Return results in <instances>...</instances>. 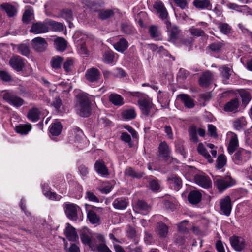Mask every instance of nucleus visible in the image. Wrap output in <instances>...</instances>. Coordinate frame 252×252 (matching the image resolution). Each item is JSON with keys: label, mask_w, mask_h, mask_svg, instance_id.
<instances>
[{"label": "nucleus", "mask_w": 252, "mask_h": 252, "mask_svg": "<svg viewBox=\"0 0 252 252\" xmlns=\"http://www.w3.org/2000/svg\"><path fill=\"white\" fill-rule=\"evenodd\" d=\"M109 100L116 106H121L124 104L123 98L117 94H111L109 96Z\"/></svg>", "instance_id": "obj_29"}, {"label": "nucleus", "mask_w": 252, "mask_h": 252, "mask_svg": "<svg viewBox=\"0 0 252 252\" xmlns=\"http://www.w3.org/2000/svg\"><path fill=\"white\" fill-rule=\"evenodd\" d=\"M0 78L4 82H9L12 80L10 74L5 70H0Z\"/></svg>", "instance_id": "obj_56"}, {"label": "nucleus", "mask_w": 252, "mask_h": 252, "mask_svg": "<svg viewBox=\"0 0 252 252\" xmlns=\"http://www.w3.org/2000/svg\"><path fill=\"white\" fill-rule=\"evenodd\" d=\"M100 76V72L97 68L92 67L88 69L85 74V77L90 82H97Z\"/></svg>", "instance_id": "obj_13"}, {"label": "nucleus", "mask_w": 252, "mask_h": 252, "mask_svg": "<svg viewBox=\"0 0 252 252\" xmlns=\"http://www.w3.org/2000/svg\"><path fill=\"white\" fill-rule=\"evenodd\" d=\"M31 45L33 49L36 52H42L46 50L48 43L44 38L37 37L31 41Z\"/></svg>", "instance_id": "obj_5"}, {"label": "nucleus", "mask_w": 252, "mask_h": 252, "mask_svg": "<svg viewBox=\"0 0 252 252\" xmlns=\"http://www.w3.org/2000/svg\"><path fill=\"white\" fill-rule=\"evenodd\" d=\"M33 16L32 10L31 9H27L24 12L22 20L24 23L28 24L32 20Z\"/></svg>", "instance_id": "obj_49"}, {"label": "nucleus", "mask_w": 252, "mask_h": 252, "mask_svg": "<svg viewBox=\"0 0 252 252\" xmlns=\"http://www.w3.org/2000/svg\"><path fill=\"white\" fill-rule=\"evenodd\" d=\"M87 5L92 11L97 12L98 13L99 11L101 10L100 5L95 2H88Z\"/></svg>", "instance_id": "obj_62"}, {"label": "nucleus", "mask_w": 252, "mask_h": 252, "mask_svg": "<svg viewBox=\"0 0 252 252\" xmlns=\"http://www.w3.org/2000/svg\"><path fill=\"white\" fill-rule=\"evenodd\" d=\"M96 250L99 252H112L105 243H101L96 246Z\"/></svg>", "instance_id": "obj_64"}, {"label": "nucleus", "mask_w": 252, "mask_h": 252, "mask_svg": "<svg viewBox=\"0 0 252 252\" xmlns=\"http://www.w3.org/2000/svg\"><path fill=\"white\" fill-rule=\"evenodd\" d=\"M238 146L239 144L237 136L236 134H234L231 137L227 147V150L229 153L230 154L233 153Z\"/></svg>", "instance_id": "obj_33"}, {"label": "nucleus", "mask_w": 252, "mask_h": 252, "mask_svg": "<svg viewBox=\"0 0 252 252\" xmlns=\"http://www.w3.org/2000/svg\"><path fill=\"white\" fill-rule=\"evenodd\" d=\"M63 60V58L61 56H56L53 57L50 61L52 67L55 69L60 68Z\"/></svg>", "instance_id": "obj_38"}, {"label": "nucleus", "mask_w": 252, "mask_h": 252, "mask_svg": "<svg viewBox=\"0 0 252 252\" xmlns=\"http://www.w3.org/2000/svg\"><path fill=\"white\" fill-rule=\"evenodd\" d=\"M178 97L181 100L186 107L192 108L194 106V100L188 94H181L178 95Z\"/></svg>", "instance_id": "obj_26"}, {"label": "nucleus", "mask_w": 252, "mask_h": 252, "mask_svg": "<svg viewBox=\"0 0 252 252\" xmlns=\"http://www.w3.org/2000/svg\"><path fill=\"white\" fill-rule=\"evenodd\" d=\"M138 208L141 210L145 212H149L150 210V207L143 200H138L137 202Z\"/></svg>", "instance_id": "obj_58"}, {"label": "nucleus", "mask_w": 252, "mask_h": 252, "mask_svg": "<svg viewBox=\"0 0 252 252\" xmlns=\"http://www.w3.org/2000/svg\"><path fill=\"white\" fill-rule=\"evenodd\" d=\"M95 171L102 176L109 175L108 170L102 160H97L94 165Z\"/></svg>", "instance_id": "obj_20"}, {"label": "nucleus", "mask_w": 252, "mask_h": 252, "mask_svg": "<svg viewBox=\"0 0 252 252\" xmlns=\"http://www.w3.org/2000/svg\"><path fill=\"white\" fill-rule=\"evenodd\" d=\"M168 183L174 188L175 190L178 191L182 185V181L180 177L176 174H171L167 178Z\"/></svg>", "instance_id": "obj_15"}, {"label": "nucleus", "mask_w": 252, "mask_h": 252, "mask_svg": "<svg viewBox=\"0 0 252 252\" xmlns=\"http://www.w3.org/2000/svg\"><path fill=\"white\" fill-rule=\"evenodd\" d=\"M19 52L24 56H28L30 54L29 47L26 44H21L18 47Z\"/></svg>", "instance_id": "obj_61"}, {"label": "nucleus", "mask_w": 252, "mask_h": 252, "mask_svg": "<svg viewBox=\"0 0 252 252\" xmlns=\"http://www.w3.org/2000/svg\"><path fill=\"white\" fill-rule=\"evenodd\" d=\"M114 14L115 13L112 9H102L99 11L98 17L100 20H105L114 16Z\"/></svg>", "instance_id": "obj_30"}, {"label": "nucleus", "mask_w": 252, "mask_h": 252, "mask_svg": "<svg viewBox=\"0 0 252 252\" xmlns=\"http://www.w3.org/2000/svg\"><path fill=\"white\" fill-rule=\"evenodd\" d=\"M74 64V60L71 58H68L64 62L63 67L66 72H69L71 70V67Z\"/></svg>", "instance_id": "obj_54"}, {"label": "nucleus", "mask_w": 252, "mask_h": 252, "mask_svg": "<svg viewBox=\"0 0 252 252\" xmlns=\"http://www.w3.org/2000/svg\"><path fill=\"white\" fill-rule=\"evenodd\" d=\"M114 48L116 50L120 52H124L128 47L127 41L124 38H121L119 41L114 43Z\"/></svg>", "instance_id": "obj_25"}, {"label": "nucleus", "mask_w": 252, "mask_h": 252, "mask_svg": "<svg viewBox=\"0 0 252 252\" xmlns=\"http://www.w3.org/2000/svg\"><path fill=\"white\" fill-rule=\"evenodd\" d=\"M51 105L53 106L55 110L58 112H61L60 108L62 106V100L59 97H56L51 103Z\"/></svg>", "instance_id": "obj_55"}, {"label": "nucleus", "mask_w": 252, "mask_h": 252, "mask_svg": "<svg viewBox=\"0 0 252 252\" xmlns=\"http://www.w3.org/2000/svg\"><path fill=\"white\" fill-rule=\"evenodd\" d=\"M208 131L209 134L211 137L215 138H217L218 137L216 127L214 125L212 124L208 125Z\"/></svg>", "instance_id": "obj_59"}, {"label": "nucleus", "mask_w": 252, "mask_h": 252, "mask_svg": "<svg viewBox=\"0 0 252 252\" xmlns=\"http://www.w3.org/2000/svg\"><path fill=\"white\" fill-rule=\"evenodd\" d=\"M46 187H47L48 185L44 184L42 186V189H43V191L44 194L47 197H48L50 199L54 200H59L61 199V196L60 195L57 194L56 193L52 192L50 191L45 190V188Z\"/></svg>", "instance_id": "obj_41"}, {"label": "nucleus", "mask_w": 252, "mask_h": 252, "mask_svg": "<svg viewBox=\"0 0 252 252\" xmlns=\"http://www.w3.org/2000/svg\"><path fill=\"white\" fill-rule=\"evenodd\" d=\"M191 34L194 37L205 36L206 34L200 28L191 27L189 29Z\"/></svg>", "instance_id": "obj_48"}, {"label": "nucleus", "mask_w": 252, "mask_h": 252, "mask_svg": "<svg viewBox=\"0 0 252 252\" xmlns=\"http://www.w3.org/2000/svg\"><path fill=\"white\" fill-rule=\"evenodd\" d=\"M9 63L11 67L17 72L22 71L25 65L23 59L19 56L12 57Z\"/></svg>", "instance_id": "obj_8"}, {"label": "nucleus", "mask_w": 252, "mask_h": 252, "mask_svg": "<svg viewBox=\"0 0 252 252\" xmlns=\"http://www.w3.org/2000/svg\"><path fill=\"white\" fill-rule=\"evenodd\" d=\"M91 101L87 94L84 93L76 95L75 108L77 113L83 117H89L91 113Z\"/></svg>", "instance_id": "obj_1"}, {"label": "nucleus", "mask_w": 252, "mask_h": 252, "mask_svg": "<svg viewBox=\"0 0 252 252\" xmlns=\"http://www.w3.org/2000/svg\"><path fill=\"white\" fill-rule=\"evenodd\" d=\"M2 98L4 101L9 104L17 108L21 107L25 103L24 100L22 98L10 92H7L4 94Z\"/></svg>", "instance_id": "obj_4"}, {"label": "nucleus", "mask_w": 252, "mask_h": 252, "mask_svg": "<svg viewBox=\"0 0 252 252\" xmlns=\"http://www.w3.org/2000/svg\"><path fill=\"white\" fill-rule=\"evenodd\" d=\"M149 186L150 189L154 192H157L160 188V185L158 180L153 179L149 181Z\"/></svg>", "instance_id": "obj_51"}, {"label": "nucleus", "mask_w": 252, "mask_h": 252, "mask_svg": "<svg viewBox=\"0 0 252 252\" xmlns=\"http://www.w3.org/2000/svg\"><path fill=\"white\" fill-rule=\"evenodd\" d=\"M121 29L124 33L128 35L133 34L134 32L133 28L127 23H122L121 25Z\"/></svg>", "instance_id": "obj_43"}, {"label": "nucleus", "mask_w": 252, "mask_h": 252, "mask_svg": "<svg viewBox=\"0 0 252 252\" xmlns=\"http://www.w3.org/2000/svg\"><path fill=\"white\" fill-rule=\"evenodd\" d=\"M195 183L204 188H209L212 186V182L209 177L203 175H196L194 176Z\"/></svg>", "instance_id": "obj_14"}, {"label": "nucleus", "mask_w": 252, "mask_h": 252, "mask_svg": "<svg viewBox=\"0 0 252 252\" xmlns=\"http://www.w3.org/2000/svg\"><path fill=\"white\" fill-rule=\"evenodd\" d=\"M125 174L129 176L138 179L142 177L143 175V173L136 172L131 167H129L126 169Z\"/></svg>", "instance_id": "obj_52"}, {"label": "nucleus", "mask_w": 252, "mask_h": 252, "mask_svg": "<svg viewBox=\"0 0 252 252\" xmlns=\"http://www.w3.org/2000/svg\"><path fill=\"white\" fill-rule=\"evenodd\" d=\"M78 206L72 203H65L64 204V211L67 217L71 220H76L77 216Z\"/></svg>", "instance_id": "obj_9"}, {"label": "nucleus", "mask_w": 252, "mask_h": 252, "mask_svg": "<svg viewBox=\"0 0 252 252\" xmlns=\"http://www.w3.org/2000/svg\"><path fill=\"white\" fill-rule=\"evenodd\" d=\"M1 7L6 12L9 17H13L16 14L17 10L16 8L9 4H2L1 5Z\"/></svg>", "instance_id": "obj_34"}, {"label": "nucleus", "mask_w": 252, "mask_h": 252, "mask_svg": "<svg viewBox=\"0 0 252 252\" xmlns=\"http://www.w3.org/2000/svg\"><path fill=\"white\" fill-rule=\"evenodd\" d=\"M250 157L251 152L250 151L240 148L234 154L232 160L235 164L242 165L249 160Z\"/></svg>", "instance_id": "obj_3"}, {"label": "nucleus", "mask_w": 252, "mask_h": 252, "mask_svg": "<svg viewBox=\"0 0 252 252\" xmlns=\"http://www.w3.org/2000/svg\"><path fill=\"white\" fill-rule=\"evenodd\" d=\"M164 23L169 34L170 40L175 41L178 38L180 31L177 26H172L171 22L168 19L164 20Z\"/></svg>", "instance_id": "obj_10"}, {"label": "nucleus", "mask_w": 252, "mask_h": 252, "mask_svg": "<svg viewBox=\"0 0 252 252\" xmlns=\"http://www.w3.org/2000/svg\"><path fill=\"white\" fill-rule=\"evenodd\" d=\"M122 117L126 120L134 119L136 116L135 110L133 108L126 109L122 112Z\"/></svg>", "instance_id": "obj_39"}, {"label": "nucleus", "mask_w": 252, "mask_h": 252, "mask_svg": "<svg viewBox=\"0 0 252 252\" xmlns=\"http://www.w3.org/2000/svg\"><path fill=\"white\" fill-rule=\"evenodd\" d=\"M128 199L125 197L118 198L113 202V206L117 210H124L128 205Z\"/></svg>", "instance_id": "obj_21"}, {"label": "nucleus", "mask_w": 252, "mask_h": 252, "mask_svg": "<svg viewBox=\"0 0 252 252\" xmlns=\"http://www.w3.org/2000/svg\"><path fill=\"white\" fill-rule=\"evenodd\" d=\"M226 161L227 159L226 157L223 154L220 155L217 158L216 167L218 169H221L225 165Z\"/></svg>", "instance_id": "obj_47"}, {"label": "nucleus", "mask_w": 252, "mask_h": 252, "mask_svg": "<svg viewBox=\"0 0 252 252\" xmlns=\"http://www.w3.org/2000/svg\"><path fill=\"white\" fill-rule=\"evenodd\" d=\"M221 213L229 216L232 210V203L231 198L229 196H225L220 201Z\"/></svg>", "instance_id": "obj_7"}, {"label": "nucleus", "mask_w": 252, "mask_h": 252, "mask_svg": "<svg viewBox=\"0 0 252 252\" xmlns=\"http://www.w3.org/2000/svg\"><path fill=\"white\" fill-rule=\"evenodd\" d=\"M40 114V112L38 108L33 107L29 111L27 114V118L30 121L35 122L39 120Z\"/></svg>", "instance_id": "obj_28"}, {"label": "nucleus", "mask_w": 252, "mask_h": 252, "mask_svg": "<svg viewBox=\"0 0 252 252\" xmlns=\"http://www.w3.org/2000/svg\"><path fill=\"white\" fill-rule=\"evenodd\" d=\"M240 95L242 98V103L244 104H247L251 100L250 94L246 91H242L240 93Z\"/></svg>", "instance_id": "obj_57"}, {"label": "nucleus", "mask_w": 252, "mask_h": 252, "mask_svg": "<svg viewBox=\"0 0 252 252\" xmlns=\"http://www.w3.org/2000/svg\"><path fill=\"white\" fill-rule=\"evenodd\" d=\"M202 198V194L198 191H191L188 196V199L192 204H197L199 203Z\"/></svg>", "instance_id": "obj_22"}, {"label": "nucleus", "mask_w": 252, "mask_h": 252, "mask_svg": "<svg viewBox=\"0 0 252 252\" xmlns=\"http://www.w3.org/2000/svg\"><path fill=\"white\" fill-rule=\"evenodd\" d=\"M220 69L221 70L222 76L226 79H229L231 76V74L230 73V68L225 65H223L220 67Z\"/></svg>", "instance_id": "obj_63"}, {"label": "nucleus", "mask_w": 252, "mask_h": 252, "mask_svg": "<svg viewBox=\"0 0 252 252\" xmlns=\"http://www.w3.org/2000/svg\"><path fill=\"white\" fill-rule=\"evenodd\" d=\"M149 32L151 37L157 38L161 35V33L156 26L152 25L149 27Z\"/></svg>", "instance_id": "obj_53"}, {"label": "nucleus", "mask_w": 252, "mask_h": 252, "mask_svg": "<svg viewBox=\"0 0 252 252\" xmlns=\"http://www.w3.org/2000/svg\"><path fill=\"white\" fill-rule=\"evenodd\" d=\"M208 48L213 52H218L222 48V44L220 42L217 43H213L210 44Z\"/></svg>", "instance_id": "obj_60"}, {"label": "nucleus", "mask_w": 252, "mask_h": 252, "mask_svg": "<svg viewBox=\"0 0 252 252\" xmlns=\"http://www.w3.org/2000/svg\"><path fill=\"white\" fill-rule=\"evenodd\" d=\"M64 233L69 241H76L78 239V236L76 232L75 229L69 223L67 224Z\"/></svg>", "instance_id": "obj_19"}, {"label": "nucleus", "mask_w": 252, "mask_h": 252, "mask_svg": "<svg viewBox=\"0 0 252 252\" xmlns=\"http://www.w3.org/2000/svg\"><path fill=\"white\" fill-rule=\"evenodd\" d=\"M189 133L190 139L194 143L198 142V138L197 136V129L195 126H191L189 128Z\"/></svg>", "instance_id": "obj_44"}, {"label": "nucleus", "mask_w": 252, "mask_h": 252, "mask_svg": "<svg viewBox=\"0 0 252 252\" xmlns=\"http://www.w3.org/2000/svg\"><path fill=\"white\" fill-rule=\"evenodd\" d=\"M154 8L159 14V17L162 20L167 19L168 16V12L161 1H157L154 4Z\"/></svg>", "instance_id": "obj_18"}, {"label": "nucleus", "mask_w": 252, "mask_h": 252, "mask_svg": "<svg viewBox=\"0 0 252 252\" xmlns=\"http://www.w3.org/2000/svg\"><path fill=\"white\" fill-rule=\"evenodd\" d=\"M114 58V53L112 51H105L103 55L104 62L107 64L112 63Z\"/></svg>", "instance_id": "obj_46"}, {"label": "nucleus", "mask_w": 252, "mask_h": 252, "mask_svg": "<svg viewBox=\"0 0 252 252\" xmlns=\"http://www.w3.org/2000/svg\"><path fill=\"white\" fill-rule=\"evenodd\" d=\"M232 247L237 251H241L245 246V241L243 238L234 236L230 239Z\"/></svg>", "instance_id": "obj_12"}, {"label": "nucleus", "mask_w": 252, "mask_h": 252, "mask_svg": "<svg viewBox=\"0 0 252 252\" xmlns=\"http://www.w3.org/2000/svg\"><path fill=\"white\" fill-rule=\"evenodd\" d=\"M247 125V122L244 117H242L235 120L233 123L234 128L237 130L243 129Z\"/></svg>", "instance_id": "obj_40"}, {"label": "nucleus", "mask_w": 252, "mask_h": 252, "mask_svg": "<svg viewBox=\"0 0 252 252\" xmlns=\"http://www.w3.org/2000/svg\"><path fill=\"white\" fill-rule=\"evenodd\" d=\"M213 79V74L210 71L204 72L199 79V84L202 87H207L211 83Z\"/></svg>", "instance_id": "obj_16"}, {"label": "nucleus", "mask_w": 252, "mask_h": 252, "mask_svg": "<svg viewBox=\"0 0 252 252\" xmlns=\"http://www.w3.org/2000/svg\"><path fill=\"white\" fill-rule=\"evenodd\" d=\"M214 185L220 192H222L227 189L231 187L236 183V181L230 176L224 177L220 176H213Z\"/></svg>", "instance_id": "obj_2"}, {"label": "nucleus", "mask_w": 252, "mask_h": 252, "mask_svg": "<svg viewBox=\"0 0 252 252\" xmlns=\"http://www.w3.org/2000/svg\"><path fill=\"white\" fill-rule=\"evenodd\" d=\"M62 128L61 123L59 122H56L51 125L50 132L53 136H58L60 134Z\"/></svg>", "instance_id": "obj_32"}, {"label": "nucleus", "mask_w": 252, "mask_h": 252, "mask_svg": "<svg viewBox=\"0 0 252 252\" xmlns=\"http://www.w3.org/2000/svg\"><path fill=\"white\" fill-rule=\"evenodd\" d=\"M32 125L29 123L20 124L15 126V130L21 135H26L32 129Z\"/></svg>", "instance_id": "obj_27"}, {"label": "nucleus", "mask_w": 252, "mask_h": 252, "mask_svg": "<svg viewBox=\"0 0 252 252\" xmlns=\"http://www.w3.org/2000/svg\"><path fill=\"white\" fill-rule=\"evenodd\" d=\"M48 25V24L46 23V20L44 22L33 23L30 32L36 34L46 33L49 31Z\"/></svg>", "instance_id": "obj_6"}, {"label": "nucleus", "mask_w": 252, "mask_h": 252, "mask_svg": "<svg viewBox=\"0 0 252 252\" xmlns=\"http://www.w3.org/2000/svg\"><path fill=\"white\" fill-rule=\"evenodd\" d=\"M157 228L158 235L162 237H165L167 234L168 227L163 222H159L157 224Z\"/></svg>", "instance_id": "obj_36"}, {"label": "nucleus", "mask_w": 252, "mask_h": 252, "mask_svg": "<svg viewBox=\"0 0 252 252\" xmlns=\"http://www.w3.org/2000/svg\"><path fill=\"white\" fill-rule=\"evenodd\" d=\"M160 155L165 159L168 160L170 157V149L165 141L161 142L158 147Z\"/></svg>", "instance_id": "obj_24"}, {"label": "nucleus", "mask_w": 252, "mask_h": 252, "mask_svg": "<svg viewBox=\"0 0 252 252\" xmlns=\"http://www.w3.org/2000/svg\"><path fill=\"white\" fill-rule=\"evenodd\" d=\"M80 238L82 242L90 246L92 250L95 249L94 245L92 243L91 238L86 233H82L80 235Z\"/></svg>", "instance_id": "obj_45"}, {"label": "nucleus", "mask_w": 252, "mask_h": 252, "mask_svg": "<svg viewBox=\"0 0 252 252\" xmlns=\"http://www.w3.org/2000/svg\"><path fill=\"white\" fill-rule=\"evenodd\" d=\"M59 16L65 19L67 22L69 23V27H71V25H73L71 23V21L73 19V13L71 9L65 8L61 11Z\"/></svg>", "instance_id": "obj_31"}, {"label": "nucleus", "mask_w": 252, "mask_h": 252, "mask_svg": "<svg viewBox=\"0 0 252 252\" xmlns=\"http://www.w3.org/2000/svg\"><path fill=\"white\" fill-rule=\"evenodd\" d=\"M46 23L52 27L54 31H62L63 30V24L61 23L57 22L55 21L46 19Z\"/></svg>", "instance_id": "obj_42"}, {"label": "nucleus", "mask_w": 252, "mask_h": 252, "mask_svg": "<svg viewBox=\"0 0 252 252\" xmlns=\"http://www.w3.org/2000/svg\"><path fill=\"white\" fill-rule=\"evenodd\" d=\"M140 109L142 114L148 116L150 112V110L153 106L151 101L146 99H139L138 101Z\"/></svg>", "instance_id": "obj_11"}, {"label": "nucleus", "mask_w": 252, "mask_h": 252, "mask_svg": "<svg viewBox=\"0 0 252 252\" xmlns=\"http://www.w3.org/2000/svg\"><path fill=\"white\" fill-rule=\"evenodd\" d=\"M220 31L224 34H228L230 33L231 27L227 23L220 22L218 24Z\"/></svg>", "instance_id": "obj_50"}, {"label": "nucleus", "mask_w": 252, "mask_h": 252, "mask_svg": "<svg viewBox=\"0 0 252 252\" xmlns=\"http://www.w3.org/2000/svg\"><path fill=\"white\" fill-rule=\"evenodd\" d=\"M192 4L199 10H212V4L210 0H194Z\"/></svg>", "instance_id": "obj_17"}, {"label": "nucleus", "mask_w": 252, "mask_h": 252, "mask_svg": "<svg viewBox=\"0 0 252 252\" xmlns=\"http://www.w3.org/2000/svg\"><path fill=\"white\" fill-rule=\"evenodd\" d=\"M54 45L57 50L63 52L67 46V42L63 38H58L54 41Z\"/></svg>", "instance_id": "obj_35"}, {"label": "nucleus", "mask_w": 252, "mask_h": 252, "mask_svg": "<svg viewBox=\"0 0 252 252\" xmlns=\"http://www.w3.org/2000/svg\"><path fill=\"white\" fill-rule=\"evenodd\" d=\"M87 218L91 223L94 224L99 223V217L93 210H89L87 212Z\"/></svg>", "instance_id": "obj_37"}, {"label": "nucleus", "mask_w": 252, "mask_h": 252, "mask_svg": "<svg viewBox=\"0 0 252 252\" xmlns=\"http://www.w3.org/2000/svg\"><path fill=\"white\" fill-rule=\"evenodd\" d=\"M239 107V102L238 99L234 98L225 104L224 107V110L226 112H236Z\"/></svg>", "instance_id": "obj_23"}]
</instances>
